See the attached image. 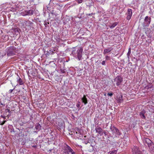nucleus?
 Segmentation results:
<instances>
[{
  "label": "nucleus",
  "mask_w": 154,
  "mask_h": 154,
  "mask_svg": "<svg viewBox=\"0 0 154 154\" xmlns=\"http://www.w3.org/2000/svg\"><path fill=\"white\" fill-rule=\"evenodd\" d=\"M95 131L97 133L100 134V135H102L103 134V131L100 127L97 126L95 128Z\"/></svg>",
  "instance_id": "nucleus-9"
},
{
  "label": "nucleus",
  "mask_w": 154,
  "mask_h": 154,
  "mask_svg": "<svg viewBox=\"0 0 154 154\" xmlns=\"http://www.w3.org/2000/svg\"><path fill=\"white\" fill-rule=\"evenodd\" d=\"M126 14L127 15L126 19L127 20H129L131 19L132 15V9L130 8L128 9L127 13H126Z\"/></svg>",
  "instance_id": "nucleus-8"
},
{
  "label": "nucleus",
  "mask_w": 154,
  "mask_h": 154,
  "mask_svg": "<svg viewBox=\"0 0 154 154\" xmlns=\"http://www.w3.org/2000/svg\"><path fill=\"white\" fill-rule=\"evenodd\" d=\"M71 54L74 57L77 56V58L79 60L81 59L82 54L83 52V49L82 48H79L77 50L75 48H73Z\"/></svg>",
  "instance_id": "nucleus-1"
},
{
  "label": "nucleus",
  "mask_w": 154,
  "mask_h": 154,
  "mask_svg": "<svg viewBox=\"0 0 154 154\" xmlns=\"http://www.w3.org/2000/svg\"><path fill=\"white\" fill-rule=\"evenodd\" d=\"M116 98V100L117 103H120L123 101V96L122 94L118 96Z\"/></svg>",
  "instance_id": "nucleus-10"
},
{
  "label": "nucleus",
  "mask_w": 154,
  "mask_h": 154,
  "mask_svg": "<svg viewBox=\"0 0 154 154\" xmlns=\"http://www.w3.org/2000/svg\"><path fill=\"white\" fill-rule=\"evenodd\" d=\"M41 126L38 123L36 124L35 128L36 130L39 131L41 129Z\"/></svg>",
  "instance_id": "nucleus-19"
},
{
  "label": "nucleus",
  "mask_w": 154,
  "mask_h": 154,
  "mask_svg": "<svg viewBox=\"0 0 154 154\" xmlns=\"http://www.w3.org/2000/svg\"><path fill=\"white\" fill-rule=\"evenodd\" d=\"M150 152L152 153L154 152V144L152 142L148 146Z\"/></svg>",
  "instance_id": "nucleus-12"
},
{
  "label": "nucleus",
  "mask_w": 154,
  "mask_h": 154,
  "mask_svg": "<svg viewBox=\"0 0 154 154\" xmlns=\"http://www.w3.org/2000/svg\"><path fill=\"white\" fill-rule=\"evenodd\" d=\"M47 9L48 10H49V11H50V8H49L48 7H47Z\"/></svg>",
  "instance_id": "nucleus-40"
},
{
  "label": "nucleus",
  "mask_w": 154,
  "mask_h": 154,
  "mask_svg": "<svg viewBox=\"0 0 154 154\" xmlns=\"http://www.w3.org/2000/svg\"><path fill=\"white\" fill-rule=\"evenodd\" d=\"M102 1H103V0H97V1L99 2H102Z\"/></svg>",
  "instance_id": "nucleus-43"
},
{
  "label": "nucleus",
  "mask_w": 154,
  "mask_h": 154,
  "mask_svg": "<svg viewBox=\"0 0 154 154\" xmlns=\"http://www.w3.org/2000/svg\"><path fill=\"white\" fill-rule=\"evenodd\" d=\"M82 102L84 103L85 105L87 103V99L85 95H84L82 99Z\"/></svg>",
  "instance_id": "nucleus-18"
},
{
  "label": "nucleus",
  "mask_w": 154,
  "mask_h": 154,
  "mask_svg": "<svg viewBox=\"0 0 154 154\" xmlns=\"http://www.w3.org/2000/svg\"><path fill=\"white\" fill-rule=\"evenodd\" d=\"M14 89H11L9 91V93H11L12 91H13V90H14Z\"/></svg>",
  "instance_id": "nucleus-36"
},
{
  "label": "nucleus",
  "mask_w": 154,
  "mask_h": 154,
  "mask_svg": "<svg viewBox=\"0 0 154 154\" xmlns=\"http://www.w3.org/2000/svg\"><path fill=\"white\" fill-rule=\"evenodd\" d=\"M151 18L150 17L146 16L145 18L144 21L145 23H144L143 24V26L144 28L148 26L150 24L151 21Z\"/></svg>",
  "instance_id": "nucleus-4"
},
{
  "label": "nucleus",
  "mask_w": 154,
  "mask_h": 154,
  "mask_svg": "<svg viewBox=\"0 0 154 154\" xmlns=\"http://www.w3.org/2000/svg\"><path fill=\"white\" fill-rule=\"evenodd\" d=\"M5 97H1L0 98V103L1 105H2L3 106H5Z\"/></svg>",
  "instance_id": "nucleus-14"
},
{
  "label": "nucleus",
  "mask_w": 154,
  "mask_h": 154,
  "mask_svg": "<svg viewBox=\"0 0 154 154\" xmlns=\"http://www.w3.org/2000/svg\"><path fill=\"white\" fill-rule=\"evenodd\" d=\"M6 36L7 37V38H8V36Z\"/></svg>",
  "instance_id": "nucleus-44"
},
{
  "label": "nucleus",
  "mask_w": 154,
  "mask_h": 154,
  "mask_svg": "<svg viewBox=\"0 0 154 154\" xmlns=\"http://www.w3.org/2000/svg\"><path fill=\"white\" fill-rule=\"evenodd\" d=\"M34 1V0H30V2H33Z\"/></svg>",
  "instance_id": "nucleus-42"
},
{
  "label": "nucleus",
  "mask_w": 154,
  "mask_h": 154,
  "mask_svg": "<svg viewBox=\"0 0 154 154\" xmlns=\"http://www.w3.org/2000/svg\"><path fill=\"white\" fill-rule=\"evenodd\" d=\"M88 143H89V142L88 141H85V144H87Z\"/></svg>",
  "instance_id": "nucleus-41"
},
{
  "label": "nucleus",
  "mask_w": 154,
  "mask_h": 154,
  "mask_svg": "<svg viewBox=\"0 0 154 154\" xmlns=\"http://www.w3.org/2000/svg\"><path fill=\"white\" fill-rule=\"evenodd\" d=\"M131 53V48H129L128 49V52L127 53V55L128 58L129 59V56Z\"/></svg>",
  "instance_id": "nucleus-23"
},
{
  "label": "nucleus",
  "mask_w": 154,
  "mask_h": 154,
  "mask_svg": "<svg viewBox=\"0 0 154 154\" xmlns=\"http://www.w3.org/2000/svg\"><path fill=\"white\" fill-rule=\"evenodd\" d=\"M106 60H110V57L108 56H106Z\"/></svg>",
  "instance_id": "nucleus-30"
},
{
  "label": "nucleus",
  "mask_w": 154,
  "mask_h": 154,
  "mask_svg": "<svg viewBox=\"0 0 154 154\" xmlns=\"http://www.w3.org/2000/svg\"><path fill=\"white\" fill-rule=\"evenodd\" d=\"M107 94H108V95L111 97L112 96L113 94L112 93H108Z\"/></svg>",
  "instance_id": "nucleus-34"
},
{
  "label": "nucleus",
  "mask_w": 154,
  "mask_h": 154,
  "mask_svg": "<svg viewBox=\"0 0 154 154\" xmlns=\"http://www.w3.org/2000/svg\"><path fill=\"white\" fill-rule=\"evenodd\" d=\"M115 81L116 82V85L117 86L120 85L123 81L122 78L120 76H117L114 79Z\"/></svg>",
  "instance_id": "nucleus-6"
},
{
  "label": "nucleus",
  "mask_w": 154,
  "mask_h": 154,
  "mask_svg": "<svg viewBox=\"0 0 154 154\" xmlns=\"http://www.w3.org/2000/svg\"><path fill=\"white\" fill-rule=\"evenodd\" d=\"M112 50V48H109L107 49H105L104 50V54H106L107 53L110 52Z\"/></svg>",
  "instance_id": "nucleus-16"
},
{
  "label": "nucleus",
  "mask_w": 154,
  "mask_h": 154,
  "mask_svg": "<svg viewBox=\"0 0 154 154\" xmlns=\"http://www.w3.org/2000/svg\"><path fill=\"white\" fill-rule=\"evenodd\" d=\"M81 105V103L79 101H78L77 103L76 104V106L77 107L79 108L80 107V105Z\"/></svg>",
  "instance_id": "nucleus-27"
},
{
  "label": "nucleus",
  "mask_w": 154,
  "mask_h": 154,
  "mask_svg": "<svg viewBox=\"0 0 154 154\" xmlns=\"http://www.w3.org/2000/svg\"><path fill=\"white\" fill-rule=\"evenodd\" d=\"M47 24H49V23H48V22H47Z\"/></svg>",
  "instance_id": "nucleus-45"
},
{
  "label": "nucleus",
  "mask_w": 154,
  "mask_h": 154,
  "mask_svg": "<svg viewBox=\"0 0 154 154\" xmlns=\"http://www.w3.org/2000/svg\"><path fill=\"white\" fill-rule=\"evenodd\" d=\"M6 122V120H3L2 122H0V125H3L5 123V122Z\"/></svg>",
  "instance_id": "nucleus-28"
},
{
  "label": "nucleus",
  "mask_w": 154,
  "mask_h": 154,
  "mask_svg": "<svg viewBox=\"0 0 154 154\" xmlns=\"http://www.w3.org/2000/svg\"><path fill=\"white\" fill-rule=\"evenodd\" d=\"M16 48L12 46L10 47L7 52V55L8 56H11L15 54L16 53Z\"/></svg>",
  "instance_id": "nucleus-5"
},
{
  "label": "nucleus",
  "mask_w": 154,
  "mask_h": 154,
  "mask_svg": "<svg viewBox=\"0 0 154 154\" xmlns=\"http://www.w3.org/2000/svg\"><path fill=\"white\" fill-rule=\"evenodd\" d=\"M143 142L145 145L146 144L148 146L152 143V142L149 139L147 138H146L144 139Z\"/></svg>",
  "instance_id": "nucleus-11"
},
{
  "label": "nucleus",
  "mask_w": 154,
  "mask_h": 154,
  "mask_svg": "<svg viewBox=\"0 0 154 154\" xmlns=\"http://www.w3.org/2000/svg\"><path fill=\"white\" fill-rule=\"evenodd\" d=\"M44 24L45 28H47L49 27V26L47 24V22L46 21H44Z\"/></svg>",
  "instance_id": "nucleus-26"
},
{
  "label": "nucleus",
  "mask_w": 154,
  "mask_h": 154,
  "mask_svg": "<svg viewBox=\"0 0 154 154\" xmlns=\"http://www.w3.org/2000/svg\"><path fill=\"white\" fill-rule=\"evenodd\" d=\"M1 117L2 118H4V119H6V117L5 116H3V115H1Z\"/></svg>",
  "instance_id": "nucleus-37"
},
{
  "label": "nucleus",
  "mask_w": 154,
  "mask_h": 154,
  "mask_svg": "<svg viewBox=\"0 0 154 154\" xmlns=\"http://www.w3.org/2000/svg\"><path fill=\"white\" fill-rule=\"evenodd\" d=\"M116 153L117 151L115 150H114L112 151H110L108 152V154H116Z\"/></svg>",
  "instance_id": "nucleus-22"
},
{
  "label": "nucleus",
  "mask_w": 154,
  "mask_h": 154,
  "mask_svg": "<svg viewBox=\"0 0 154 154\" xmlns=\"http://www.w3.org/2000/svg\"><path fill=\"white\" fill-rule=\"evenodd\" d=\"M152 87V85L151 84H149L146 87V88L148 89L149 88H151Z\"/></svg>",
  "instance_id": "nucleus-24"
},
{
  "label": "nucleus",
  "mask_w": 154,
  "mask_h": 154,
  "mask_svg": "<svg viewBox=\"0 0 154 154\" xmlns=\"http://www.w3.org/2000/svg\"><path fill=\"white\" fill-rule=\"evenodd\" d=\"M83 0H77L76 2L79 4L81 3L82 2Z\"/></svg>",
  "instance_id": "nucleus-32"
},
{
  "label": "nucleus",
  "mask_w": 154,
  "mask_h": 154,
  "mask_svg": "<svg viewBox=\"0 0 154 154\" xmlns=\"http://www.w3.org/2000/svg\"><path fill=\"white\" fill-rule=\"evenodd\" d=\"M132 154H141V152L139 149V148L136 146H134L132 148Z\"/></svg>",
  "instance_id": "nucleus-7"
},
{
  "label": "nucleus",
  "mask_w": 154,
  "mask_h": 154,
  "mask_svg": "<svg viewBox=\"0 0 154 154\" xmlns=\"http://www.w3.org/2000/svg\"><path fill=\"white\" fill-rule=\"evenodd\" d=\"M103 133L104 134H105V135H106L107 134V132L105 131L104 132H103Z\"/></svg>",
  "instance_id": "nucleus-38"
},
{
  "label": "nucleus",
  "mask_w": 154,
  "mask_h": 154,
  "mask_svg": "<svg viewBox=\"0 0 154 154\" xmlns=\"http://www.w3.org/2000/svg\"><path fill=\"white\" fill-rule=\"evenodd\" d=\"M146 113V111L144 110H142L140 113V116L142 119H146V117L144 114Z\"/></svg>",
  "instance_id": "nucleus-13"
},
{
  "label": "nucleus",
  "mask_w": 154,
  "mask_h": 154,
  "mask_svg": "<svg viewBox=\"0 0 154 154\" xmlns=\"http://www.w3.org/2000/svg\"><path fill=\"white\" fill-rule=\"evenodd\" d=\"M110 129L112 132V134L116 137H119L121 135V133L119 130L114 126L111 125L110 126Z\"/></svg>",
  "instance_id": "nucleus-3"
},
{
  "label": "nucleus",
  "mask_w": 154,
  "mask_h": 154,
  "mask_svg": "<svg viewBox=\"0 0 154 154\" xmlns=\"http://www.w3.org/2000/svg\"><path fill=\"white\" fill-rule=\"evenodd\" d=\"M102 64L103 65H106V62L105 61L103 60L102 62Z\"/></svg>",
  "instance_id": "nucleus-33"
},
{
  "label": "nucleus",
  "mask_w": 154,
  "mask_h": 154,
  "mask_svg": "<svg viewBox=\"0 0 154 154\" xmlns=\"http://www.w3.org/2000/svg\"><path fill=\"white\" fill-rule=\"evenodd\" d=\"M21 14L23 16L28 15L26 11H24L22 12L21 13Z\"/></svg>",
  "instance_id": "nucleus-25"
},
{
  "label": "nucleus",
  "mask_w": 154,
  "mask_h": 154,
  "mask_svg": "<svg viewBox=\"0 0 154 154\" xmlns=\"http://www.w3.org/2000/svg\"><path fill=\"white\" fill-rule=\"evenodd\" d=\"M55 6L58 10H60L63 7V5L62 4L60 3H55Z\"/></svg>",
  "instance_id": "nucleus-15"
},
{
  "label": "nucleus",
  "mask_w": 154,
  "mask_h": 154,
  "mask_svg": "<svg viewBox=\"0 0 154 154\" xmlns=\"http://www.w3.org/2000/svg\"><path fill=\"white\" fill-rule=\"evenodd\" d=\"M34 11L32 10H29L28 11H26L27 15H32L33 14V12H34Z\"/></svg>",
  "instance_id": "nucleus-21"
},
{
  "label": "nucleus",
  "mask_w": 154,
  "mask_h": 154,
  "mask_svg": "<svg viewBox=\"0 0 154 154\" xmlns=\"http://www.w3.org/2000/svg\"><path fill=\"white\" fill-rule=\"evenodd\" d=\"M118 24L117 22H115L114 23L110 25L109 26V27L111 29H113Z\"/></svg>",
  "instance_id": "nucleus-20"
},
{
  "label": "nucleus",
  "mask_w": 154,
  "mask_h": 154,
  "mask_svg": "<svg viewBox=\"0 0 154 154\" xmlns=\"http://www.w3.org/2000/svg\"><path fill=\"white\" fill-rule=\"evenodd\" d=\"M5 112H6V113H7V112H8L9 113H11V111L8 109H5Z\"/></svg>",
  "instance_id": "nucleus-29"
},
{
  "label": "nucleus",
  "mask_w": 154,
  "mask_h": 154,
  "mask_svg": "<svg viewBox=\"0 0 154 154\" xmlns=\"http://www.w3.org/2000/svg\"><path fill=\"white\" fill-rule=\"evenodd\" d=\"M93 14V13H92L91 14H87V15L88 16H90V15H92L93 14Z\"/></svg>",
  "instance_id": "nucleus-35"
},
{
  "label": "nucleus",
  "mask_w": 154,
  "mask_h": 154,
  "mask_svg": "<svg viewBox=\"0 0 154 154\" xmlns=\"http://www.w3.org/2000/svg\"><path fill=\"white\" fill-rule=\"evenodd\" d=\"M63 154H77L71 147L66 144H64L63 147Z\"/></svg>",
  "instance_id": "nucleus-2"
},
{
  "label": "nucleus",
  "mask_w": 154,
  "mask_h": 154,
  "mask_svg": "<svg viewBox=\"0 0 154 154\" xmlns=\"http://www.w3.org/2000/svg\"><path fill=\"white\" fill-rule=\"evenodd\" d=\"M18 76V78H17V82H18V83L20 85H22L23 84V82L21 78H20L19 76L17 75Z\"/></svg>",
  "instance_id": "nucleus-17"
},
{
  "label": "nucleus",
  "mask_w": 154,
  "mask_h": 154,
  "mask_svg": "<svg viewBox=\"0 0 154 154\" xmlns=\"http://www.w3.org/2000/svg\"><path fill=\"white\" fill-rule=\"evenodd\" d=\"M152 26L153 27H154V21L153 22Z\"/></svg>",
  "instance_id": "nucleus-39"
},
{
  "label": "nucleus",
  "mask_w": 154,
  "mask_h": 154,
  "mask_svg": "<svg viewBox=\"0 0 154 154\" xmlns=\"http://www.w3.org/2000/svg\"><path fill=\"white\" fill-rule=\"evenodd\" d=\"M60 70L61 73H65L66 72V71H65V69H61Z\"/></svg>",
  "instance_id": "nucleus-31"
}]
</instances>
